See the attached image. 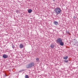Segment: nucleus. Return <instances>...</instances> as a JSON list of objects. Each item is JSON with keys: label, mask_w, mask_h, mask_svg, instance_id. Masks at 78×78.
<instances>
[{"label": "nucleus", "mask_w": 78, "mask_h": 78, "mask_svg": "<svg viewBox=\"0 0 78 78\" xmlns=\"http://www.w3.org/2000/svg\"><path fill=\"white\" fill-rule=\"evenodd\" d=\"M73 18L74 19H76V17H75V16H74L73 17Z\"/></svg>", "instance_id": "nucleus-16"}, {"label": "nucleus", "mask_w": 78, "mask_h": 78, "mask_svg": "<svg viewBox=\"0 0 78 78\" xmlns=\"http://www.w3.org/2000/svg\"><path fill=\"white\" fill-rule=\"evenodd\" d=\"M63 58L64 59H67L68 58V56H66V57H64Z\"/></svg>", "instance_id": "nucleus-12"}, {"label": "nucleus", "mask_w": 78, "mask_h": 78, "mask_svg": "<svg viewBox=\"0 0 78 78\" xmlns=\"http://www.w3.org/2000/svg\"><path fill=\"white\" fill-rule=\"evenodd\" d=\"M60 45L61 46H63L64 45V43L62 41H61L60 43Z\"/></svg>", "instance_id": "nucleus-9"}, {"label": "nucleus", "mask_w": 78, "mask_h": 78, "mask_svg": "<svg viewBox=\"0 0 78 78\" xmlns=\"http://www.w3.org/2000/svg\"><path fill=\"white\" fill-rule=\"evenodd\" d=\"M22 71H24V70H21V71H19V72H22Z\"/></svg>", "instance_id": "nucleus-17"}, {"label": "nucleus", "mask_w": 78, "mask_h": 78, "mask_svg": "<svg viewBox=\"0 0 78 78\" xmlns=\"http://www.w3.org/2000/svg\"><path fill=\"white\" fill-rule=\"evenodd\" d=\"M68 60L66 59L64 60V62H68Z\"/></svg>", "instance_id": "nucleus-14"}, {"label": "nucleus", "mask_w": 78, "mask_h": 78, "mask_svg": "<svg viewBox=\"0 0 78 78\" xmlns=\"http://www.w3.org/2000/svg\"><path fill=\"white\" fill-rule=\"evenodd\" d=\"M36 62H39V58H36Z\"/></svg>", "instance_id": "nucleus-10"}, {"label": "nucleus", "mask_w": 78, "mask_h": 78, "mask_svg": "<svg viewBox=\"0 0 78 78\" xmlns=\"http://www.w3.org/2000/svg\"><path fill=\"white\" fill-rule=\"evenodd\" d=\"M29 13H31L32 12V9H29L28 10Z\"/></svg>", "instance_id": "nucleus-11"}, {"label": "nucleus", "mask_w": 78, "mask_h": 78, "mask_svg": "<svg viewBox=\"0 0 78 78\" xmlns=\"http://www.w3.org/2000/svg\"><path fill=\"white\" fill-rule=\"evenodd\" d=\"M73 42L75 45L76 44H78V41H77V40H76L75 39H74L73 40Z\"/></svg>", "instance_id": "nucleus-4"}, {"label": "nucleus", "mask_w": 78, "mask_h": 78, "mask_svg": "<svg viewBox=\"0 0 78 78\" xmlns=\"http://www.w3.org/2000/svg\"><path fill=\"white\" fill-rule=\"evenodd\" d=\"M12 48H15V46H14L13 45H12Z\"/></svg>", "instance_id": "nucleus-15"}, {"label": "nucleus", "mask_w": 78, "mask_h": 78, "mask_svg": "<svg viewBox=\"0 0 78 78\" xmlns=\"http://www.w3.org/2000/svg\"><path fill=\"white\" fill-rule=\"evenodd\" d=\"M53 1L54 2H55V0H53Z\"/></svg>", "instance_id": "nucleus-20"}, {"label": "nucleus", "mask_w": 78, "mask_h": 78, "mask_svg": "<svg viewBox=\"0 0 78 78\" xmlns=\"http://www.w3.org/2000/svg\"><path fill=\"white\" fill-rule=\"evenodd\" d=\"M66 32L67 33H68V34H69V32L68 31H67V30H66Z\"/></svg>", "instance_id": "nucleus-18"}, {"label": "nucleus", "mask_w": 78, "mask_h": 78, "mask_svg": "<svg viewBox=\"0 0 78 78\" xmlns=\"http://www.w3.org/2000/svg\"><path fill=\"white\" fill-rule=\"evenodd\" d=\"M20 48H23V45L22 44H20Z\"/></svg>", "instance_id": "nucleus-8"}, {"label": "nucleus", "mask_w": 78, "mask_h": 78, "mask_svg": "<svg viewBox=\"0 0 78 78\" xmlns=\"http://www.w3.org/2000/svg\"><path fill=\"white\" fill-rule=\"evenodd\" d=\"M54 47H55V45L54 44H52L51 45L50 47L52 48V49L54 48Z\"/></svg>", "instance_id": "nucleus-7"}, {"label": "nucleus", "mask_w": 78, "mask_h": 78, "mask_svg": "<svg viewBox=\"0 0 78 78\" xmlns=\"http://www.w3.org/2000/svg\"><path fill=\"white\" fill-rule=\"evenodd\" d=\"M34 66V63L33 62H32L28 64L27 65H26V67L28 69H30V68H31V67H33Z\"/></svg>", "instance_id": "nucleus-2"}, {"label": "nucleus", "mask_w": 78, "mask_h": 78, "mask_svg": "<svg viewBox=\"0 0 78 78\" xmlns=\"http://www.w3.org/2000/svg\"><path fill=\"white\" fill-rule=\"evenodd\" d=\"M53 23H54V24L56 26L58 25V22H57V21H54Z\"/></svg>", "instance_id": "nucleus-6"}, {"label": "nucleus", "mask_w": 78, "mask_h": 78, "mask_svg": "<svg viewBox=\"0 0 78 78\" xmlns=\"http://www.w3.org/2000/svg\"><path fill=\"white\" fill-rule=\"evenodd\" d=\"M54 11L55 12V13L56 14V15H58V14H59L61 13L62 10L60 8L57 7L54 10Z\"/></svg>", "instance_id": "nucleus-1"}, {"label": "nucleus", "mask_w": 78, "mask_h": 78, "mask_svg": "<svg viewBox=\"0 0 78 78\" xmlns=\"http://www.w3.org/2000/svg\"><path fill=\"white\" fill-rule=\"evenodd\" d=\"M7 76V75H6V74H5V76Z\"/></svg>", "instance_id": "nucleus-19"}, {"label": "nucleus", "mask_w": 78, "mask_h": 78, "mask_svg": "<svg viewBox=\"0 0 78 78\" xmlns=\"http://www.w3.org/2000/svg\"><path fill=\"white\" fill-rule=\"evenodd\" d=\"M56 42L57 43H59L61 42H62V40L61 38H59L56 40Z\"/></svg>", "instance_id": "nucleus-3"}, {"label": "nucleus", "mask_w": 78, "mask_h": 78, "mask_svg": "<svg viewBox=\"0 0 78 78\" xmlns=\"http://www.w3.org/2000/svg\"><path fill=\"white\" fill-rule=\"evenodd\" d=\"M8 57V56L6 55V54H4L3 55V58H7Z\"/></svg>", "instance_id": "nucleus-5"}, {"label": "nucleus", "mask_w": 78, "mask_h": 78, "mask_svg": "<svg viewBox=\"0 0 78 78\" xmlns=\"http://www.w3.org/2000/svg\"><path fill=\"white\" fill-rule=\"evenodd\" d=\"M19 12V11H16V12Z\"/></svg>", "instance_id": "nucleus-21"}, {"label": "nucleus", "mask_w": 78, "mask_h": 78, "mask_svg": "<svg viewBox=\"0 0 78 78\" xmlns=\"http://www.w3.org/2000/svg\"><path fill=\"white\" fill-rule=\"evenodd\" d=\"M25 78H29V76L28 75H26L25 76Z\"/></svg>", "instance_id": "nucleus-13"}]
</instances>
